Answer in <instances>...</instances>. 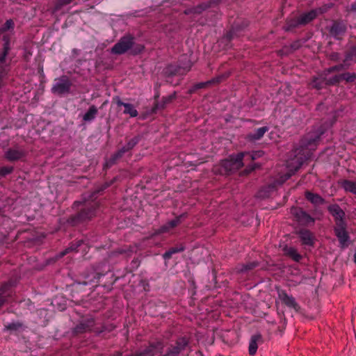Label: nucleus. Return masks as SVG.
Returning a JSON list of instances; mask_svg holds the SVG:
<instances>
[{
    "label": "nucleus",
    "mask_w": 356,
    "mask_h": 356,
    "mask_svg": "<svg viewBox=\"0 0 356 356\" xmlns=\"http://www.w3.org/2000/svg\"><path fill=\"white\" fill-rule=\"evenodd\" d=\"M96 193L97 192H94L89 199L84 197L83 202L79 201L74 202V207H78L82 204L83 207L79 213L68 218L67 222L69 224L75 226L87 220H90L95 216L96 211L99 207V202L93 199Z\"/></svg>",
    "instance_id": "1"
},
{
    "label": "nucleus",
    "mask_w": 356,
    "mask_h": 356,
    "mask_svg": "<svg viewBox=\"0 0 356 356\" xmlns=\"http://www.w3.org/2000/svg\"><path fill=\"white\" fill-rule=\"evenodd\" d=\"M245 152H240L237 154L230 155L227 159L220 163V174H229L238 170L243 166V159L245 157Z\"/></svg>",
    "instance_id": "2"
},
{
    "label": "nucleus",
    "mask_w": 356,
    "mask_h": 356,
    "mask_svg": "<svg viewBox=\"0 0 356 356\" xmlns=\"http://www.w3.org/2000/svg\"><path fill=\"white\" fill-rule=\"evenodd\" d=\"M335 236L337 237L339 247L342 249L346 248L350 240V237L347 231V225L345 221H339L334 227Z\"/></svg>",
    "instance_id": "3"
},
{
    "label": "nucleus",
    "mask_w": 356,
    "mask_h": 356,
    "mask_svg": "<svg viewBox=\"0 0 356 356\" xmlns=\"http://www.w3.org/2000/svg\"><path fill=\"white\" fill-rule=\"evenodd\" d=\"M134 38L130 35H126L122 37L120 40L113 45L111 49L113 54L121 55L126 53L134 45Z\"/></svg>",
    "instance_id": "4"
},
{
    "label": "nucleus",
    "mask_w": 356,
    "mask_h": 356,
    "mask_svg": "<svg viewBox=\"0 0 356 356\" xmlns=\"http://www.w3.org/2000/svg\"><path fill=\"white\" fill-rule=\"evenodd\" d=\"M95 325V318L92 317L86 318L80 321L72 330V333L74 336L83 334L93 331Z\"/></svg>",
    "instance_id": "5"
},
{
    "label": "nucleus",
    "mask_w": 356,
    "mask_h": 356,
    "mask_svg": "<svg viewBox=\"0 0 356 356\" xmlns=\"http://www.w3.org/2000/svg\"><path fill=\"white\" fill-rule=\"evenodd\" d=\"M72 83L67 76H62L57 80L51 88L54 94L62 95L68 93L70 90Z\"/></svg>",
    "instance_id": "6"
},
{
    "label": "nucleus",
    "mask_w": 356,
    "mask_h": 356,
    "mask_svg": "<svg viewBox=\"0 0 356 356\" xmlns=\"http://www.w3.org/2000/svg\"><path fill=\"white\" fill-rule=\"evenodd\" d=\"M27 151L19 146L8 149L4 154V157L8 161H17L24 160L27 156Z\"/></svg>",
    "instance_id": "7"
},
{
    "label": "nucleus",
    "mask_w": 356,
    "mask_h": 356,
    "mask_svg": "<svg viewBox=\"0 0 356 356\" xmlns=\"http://www.w3.org/2000/svg\"><path fill=\"white\" fill-rule=\"evenodd\" d=\"M164 348L163 343L161 341L150 343L149 345L143 350L130 355L129 356H154L163 351Z\"/></svg>",
    "instance_id": "8"
},
{
    "label": "nucleus",
    "mask_w": 356,
    "mask_h": 356,
    "mask_svg": "<svg viewBox=\"0 0 356 356\" xmlns=\"http://www.w3.org/2000/svg\"><path fill=\"white\" fill-rule=\"evenodd\" d=\"M188 345V341L185 337H180L175 345L171 346L163 356H179V353L185 350Z\"/></svg>",
    "instance_id": "9"
},
{
    "label": "nucleus",
    "mask_w": 356,
    "mask_h": 356,
    "mask_svg": "<svg viewBox=\"0 0 356 356\" xmlns=\"http://www.w3.org/2000/svg\"><path fill=\"white\" fill-rule=\"evenodd\" d=\"M297 234L303 245L314 246L315 236L311 231L307 229H300L297 231Z\"/></svg>",
    "instance_id": "10"
},
{
    "label": "nucleus",
    "mask_w": 356,
    "mask_h": 356,
    "mask_svg": "<svg viewBox=\"0 0 356 356\" xmlns=\"http://www.w3.org/2000/svg\"><path fill=\"white\" fill-rule=\"evenodd\" d=\"M277 294L279 299L286 306L293 308L296 311L299 309L300 307L296 299L292 296L289 295L284 290H278Z\"/></svg>",
    "instance_id": "11"
},
{
    "label": "nucleus",
    "mask_w": 356,
    "mask_h": 356,
    "mask_svg": "<svg viewBox=\"0 0 356 356\" xmlns=\"http://www.w3.org/2000/svg\"><path fill=\"white\" fill-rule=\"evenodd\" d=\"M293 213L300 225H309L313 224L315 221L314 218L301 209H296Z\"/></svg>",
    "instance_id": "12"
},
{
    "label": "nucleus",
    "mask_w": 356,
    "mask_h": 356,
    "mask_svg": "<svg viewBox=\"0 0 356 356\" xmlns=\"http://www.w3.org/2000/svg\"><path fill=\"white\" fill-rule=\"evenodd\" d=\"M13 283L11 282H4L0 286V308L8 301V298L13 293Z\"/></svg>",
    "instance_id": "13"
},
{
    "label": "nucleus",
    "mask_w": 356,
    "mask_h": 356,
    "mask_svg": "<svg viewBox=\"0 0 356 356\" xmlns=\"http://www.w3.org/2000/svg\"><path fill=\"white\" fill-rule=\"evenodd\" d=\"M186 217V213H182L178 216H177L175 219L170 220L165 225L160 227L159 229L157 230L156 233L157 234H163V233L168 232L171 229H173L178 225H179L181 222V220Z\"/></svg>",
    "instance_id": "14"
},
{
    "label": "nucleus",
    "mask_w": 356,
    "mask_h": 356,
    "mask_svg": "<svg viewBox=\"0 0 356 356\" xmlns=\"http://www.w3.org/2000/svg\"><path fill=\"white\" fill-rule=\"evenodd\" d=\"M113 100L115 102L116 104L118 106H123L124 107V113L129 115L131 118H135L138 116V112L135 108L133 104L129 103L123 102L119 97H115L113 98Z\"/></svg>",
    "instance_id": "15"
},
{
    "label": "nucleus",
    "mask_w": 356,
    "mask_h": 356,
    "mask_svg": "<svg viewBox=\"0 0 356 356\" xmlns=\"http://www.w3.org/2000/svg\"><path fill=\"white\" fill-rule=\"evenodd\" d=\"M191 65H188L187 67L181 68L180 66L169 65L165 70V74L168 76L181 75L186 73L191 69Z\"/></svg>",
    "instance_id": "16"
},
{
    "label": "nucleus",
    "mask_w": 356,
    "mask_h": 356,
    "mask_svg": "<svg viewBox=\"0 0 356 356\" xmlns=\"http://www.w3.org/2000/svg\"><path fill=\"white\" fill-rule=\"evenodd\" d=\"M346 31V26L343 22H335L331 29L330 34L336 39H339L340 37Z\"/></svg>",
    "instance_id": "17"
},
{
    "label": "nucleus",
    "mask_w": 356,
    "mask_h": 356,
    "mask_svg": "<svg viewBox=\"0 0 356 356\" xmlns=\"http://www.w3.org/2000/svg\"><path fill=\"white\" fill-rule=\"evenodd\" d=\"M321 13V11L320 9H314L302 14L298 17L300 20V24L305 25L309 23L318 16V13Z\"/></svg>",
    "instance_id": "18"
},
{
    "label": "nucleus",
    "mask_w": 356,
    "mask_h": 356,
    "mask_svg": "<svg viewBox=\"0 0 356 356\" xmlns=\"http://www.w3.org/2000/svg\"><path fill=\"white\" fill-rule=\"evenodd\" d=\"M321 134L322 133L314 134H308L302 140L301 146L305 147H310L312 149L311 147L313 145H316V143L319 140Z\"/></svg>",
    "instance_id": "19"
},
{
    "label": "nucleus",
    "mask_w": 356,
    "mask_h": 356,
    "mask_svg": "<svg viewBox=\"0 0 356 356\" xmlns=\"http://www.w3.org/2000/svg\"><path fill=\"white\" fill-rule=\"evenodd\" d=\"M268 127H262L257 129L254 131L248 134L247 139L250 141H256L260 140L264 135L268 131Z\"/></svg>",
    "instance_id": "20"
},
{
    "label": "nucleus",
    "mask_w": 356,
    "mask_h": 356,
    "mask_svg": "<svg viewBox=\"0 0 356 356\" xmlns=\"http://www.w3.org/2000/svg\"><path fill=\"white\" fill-rule=\"evenodd\" d=\"M131 150L130 149H128V146L125 145L124 147H122L120 149H119L117 152H115L114 154H113L111 158L106 161V166H111L115 162L121 158L126 152Z\"/></svg>",
    "instance_id": "21"
},
{
    "label": "nucleus",
    "mask_w": 356,
    "mask_h": 356,
    "mask_svg": "<svg viewBox=\"0 0 356 356\" xmlns=\"http://www.w3.org/2000/svg\"><path fill=\"white\" fill-rule=\"evenodd\" d=\"M131 150L130 149H128V146L125 145L124 147H122L120 149H119L117 152H115L114 154H113L111 158L106 161V166H111L115 162L121 158L126 152Z\"/></svg>",
    "instance_id": "22"
},
{
    "label": "nucleus",
    "mask_w": 356,
    "mask_h": 356,
    "mask_svg": "<svg viewBox=\"0 0 356 356\" xmlns=\"http://www.w3.org/2000/svg\"><path fill=\"white\" fill-rule=\"evenodd\" d=\"M329 211L335 218V225L339 221H345L343 217L345 213L339 205H332L329 207Z\"/></svg>",
    "instance_id": "23"
},
{
    "label": "nucleus",
    "mask_w": 356,
    "mask_h": 356,
    "mask_svg": "<svg viewBox=\"0 0 356 356\" xmlns=\"http://www.w3.org/2000/svg\"><path fill=\"white\" fill-rule=\"evenodd\" d=\"M327 74L324 72L316 77H314L311 83L312 86L317 90L321 89L324 86L326 85V76Z\"/></svg>",
    "instance_id": "24"
},
{
    "label": "nucleus",
    "mask_w": 356,
    "mask_h": 356,
    "mask_svg": "<svg viewBox=\"0 0 356 356\" xmlns=\"http://www.w3.org/2000/svg\"><path fill=\"white\" fill-rule=\"evenodd\" d=\"M185 249H186L185 245L184 244L181 243L175 247H172V248H170L168 251H166L163 254V258L165 260H169L172 257V254L179 253V252H181L184 251Z\"/></svg>",
    "instance_id": "25"
},
{
    "label": "nucleus",
    "mask_w": 356,
    "mask_h": 356,
    "mask_svg": "<svg viewBox=\"0 0 356 356\" xmlns=\"http://www.w3.org/2000/svg\"><path fill=\"white\" fill-rule=\"evenodd\" d=\"M261 340V334H254L252 336L249 343V354L254 355L257 350V342Z\"/></svg>",
    "instance_id": "26"
},
{
    "label": "nucleus",
    "mask_w": 356,
    "mask_h": 356,
    "mask_svg": "<svg viewBox=\"0 0 356 356\" xmlns=\"http://www.w3.org/2000/svg\"><path fill=\"white\" fill-rule=\"evenodd\" d=\"M225 78V75H220V76L215 77L209 81H207L205 82L197 83L193 86V88L195 90L201 89V88H205L211 84L218 83Z\"/></svg>",
    "instance_id": "27"
},
{
    "label": "nucleus",
    "mask_w": 356,
    "mask_h": 356,
    "mask_svg": "<svg viewBox=\"0 0 356 356\" xmlns=\"http://www.w3.org/2000/svg\"><path fill=\"white\" fill-rule=\"evenodd\" d=\"M83 243V241L82 240H78L75 242L72 243L69 247H67L63 251L59 253L58 257H63V256L66 255L67 254L71 252H77L79 247H80Z\"/></svg>",
    "instance_id": "28"
},
{
    "label": "nucleus",
    "mask_w": 356,
    "mask_h": 356,
    "mask_svg": "<svg viewBox=\"0 0 356 356\" xmlns=\"http://www.w3.org/2000/svg\"><path fill=\"white\" fill-rule=\"evenodd\" d=\"M305 197L311 203L316 205L323 204L325 202L324 199L319 195L311 193L309 191H307L305 193Z\"/></svg>",
    "instance_id": "29"
},
{
    "label": "nucleus",
    "mask_w": 356,
    "mask_h": 356,
    "mask_svg": "<svg viewBox=\"0 0 356 356\" xmlns=\"http://www.w3.org/2000/svg\"><path fill=\"white\" fill-rule=\"evenodd\" d=\"M284 254L291 257L293 261L298 262L301 259L302 256L298 252L297 250L293 247L286 246L284 248Z\"/></svg>",
    "instance_id": "30"
},
{
    "label": "nucleus",
    "mask_w": 356,
    "mask_h": 356,
    "mask_svg": "<svg viewBox=\"0 0 356 356\" xmlns=\"http://www.w3.org/2000/svg\"><path fill=\"white\" fill-rule=\"evenodd\" d=\"M341 186L346 192L356 195V181L344 179L341 181Z\"/></svg>",
    "instance_id": "31"
},
{
    "label": "nucleus",
    "mask_w": 356,
    "mask_h": 356,
    "mask_svg": "<svg viewBox=\"0 0 356 356\" xmlns=\"http://www.w3.org/2000/svg\"><path fill=\"white\" fill-rule=\"evenodd\" d=\"M98 110L95 105H92L90 106L88 111L83 115V120L84 122H91L92 121L97 115Z\"/></svg>",
    "instance_id": "32"
},
{
    "label": "nucleus",
    "mask_w": 356,
    "mask_h": 356,
    "mask_svg": "<svg viewBox=\"0 0 356 356\" xmlns=\"http://www.w3.org/2000/svg\"><path fill=\"white\" fill-rule=\"evenodd\" d=\"M349 64L347 63V62H344L343 63L334 65L332 67H330L325 70V72L328 74L330 73H332L334 72H339L341 71L346 69H348L349 67Z\"/></svg>",
    "instance_id": "33"
},
{
    "label": "nucleus",
    "mask_w": 356,
    "mask_h": 356,
    "mask_svg": "<svg viewBox=\"0 0 356 356\" xmlns=\"http://www.w3.org/2000/svg\"><path fill=\"white\" fill-rule=\"evenodd\" d=\"M258 262L256 261H251L248 262L245 264H242L240 266L237 268V270L239 273H246L254 268H256L258 266Z\"/></svg>",
    "instance_id": "34"
},
{
    "label": "nucleus",
    "mask_w": 356,
    "mask_h": 356,
    "mask_svg": "<svg viewBox=\"0 0 356 356\" xmlns=\"http://www.w3.org/2000/svg\"><path fill=\"white\" fill-rule=\"evenodd\" d=\"M300 25L302 24H300V20L299 17L287 20L286 26H284V29L286 31H289L292 29L298 27Z\"/></svg>",
    "instance_id": "35"
},
{
    "label": "nucleus",
    "mask_w": 356,
    "mask_h": 356,
    "mask_svg": "<svg viewBox=\"0 0 356 356\" xmlns=\"http://www.w3.org/2000/svg\"><path fill=\"white\" fill-rule=\"evenodd\" d=\"M23 324L19 321L12 322L5 325L4 330L5 331H17L22 328Z\"/></svg>",
    "instance_id": "36"
},
{
    "label": "nucleus",
    "mask_w": 356,
    "mask_h": 356,
    "mask_svg": "<svg viewBox=\"0 0 356 356\" xmlns=\"http://www.w3.org/2000/svg\"><path fill=\"white\" fill-rule=\"evenodd\" d=\"M341 81L345 80L348 83L353 82L356 80V73L346 72L341 74Z\"/></svg>",
    "instance_id": "37"
},
{
    "label": "nucleus",
    "mask_w": 356,
    "mask_h": 356,
    "mask_svg": "<svg viewBox=\"0 0 356 356\" xmlns=\"http://www.w3.org/2000/svg\"><path fill=\"white\" fill-rule=\"evenodd\" d=\"M326 81L327 86L336 85L341 81V74H338L329 79L326 78Z\"/></svg>",
    "instance_id": "38"
},
{
    "label": "nucleus",
    "mask_w": 356,
    "mask_h": 356,
    "mask_svg": "<svg viewBox=\"0 0 356 356\" xmlns=\"http://www.w3.org/2000/svg\"><path fill=\"white\" fill-rule=\"evenodd\" d=\"M173 99H174V96H172V95L163 97L162 98V102L161 104L158 103L156 104V106H155L156 108L159 109L161 108H163L165 104L170 103Z\"/></svg>",
    "instance_id": "39"
},
{
    "label": "nucleus",
    "mask_w": 356,
    "mask_h": 356,
    "mask_svg": "<svg viewBox=\"0 0 356 356\" xmlns=\"http://www.w3.org/2000/svg\"><path fill=\"white\" fill-rule=\"evenodd\" d=\"M354 57H356V46L352 47L350 51L346 54L344 62L351 60Z\"/></svg>",
    "instance_id": "40"
},
{
    "label": "nucleus",
    "mask_w": 356,
    "mask_h": 356,
    "mask_svg": "<svg viewBox=\"0 0 356 356\" xmlns=\"http://www.w3.org/2000/svg\"><path fill=\"white\" fill-rule=\"evenodd\" d=\"M10 49V47H3V50L0 53V63L3 64L6 62V56H8L9 51Z\"/></svg>",
    "instance_id": "41"
},
{
    "label": "nucleus",
    "mask_w": 356,
    "mask_h": 356,
    "mask_svg": "<svg viewBox=\"0 0 356 356\" xmlns=\"http://www.w3.org/2000/svg\"><path fill=\"white\" fill-rule=\"evenodd\" d=\"M140 140V136H136L131 139H130L127 143L126 144L128 146V149H133Z\"/></svg>",
    "instance_id": "42"
},
{
    "label": "nucleus",
    "mask_w": 356,
    "mask_h": 356,
    "mask_svg": "<svg viewBox=\"0 0 356 356\" xmlns=\"http://www.w3.org/2000/svg\"><path fill=\"white\" fill-rule=\"evenodd\" d=\"M14 168L11 166H3L0 168V176L5 177L13 172Z\"/></svg>",
    "instance_id": "43"
},
{
    "label": "nucleus",
    "mask_w": 356,
    "mask_h": 356,
    "mask_svg": "<svg viewBox=\"0 0 356 356\" xmlns=\"http://www.w3.org/2000/svg\"><path fill=\"white\" fill-rule=\"evenodd\" d=\"M73 0H57L54 9L56 10H60L63 6L70 3Z\"/></svg>",
    "instance_id": "44"
},
{
    "label": "nucleus",
    "mask_w": 356,
    "mask_h": 356,
    "mask_svg": "<svg viewBox=\"0 0 356 356\" xmlns=\"http://www.w3.org/2000/svg\"><path fill=\"white\" fill-rule=\"evenodd\" d=\"M245 153V156H248L251 160L257 159V158L261 157L264 154V152L261 151L254 152L251 154L248 152Z\"/></svg>",
    "instance_id": "45"
},
{
    "label": "nucleus",
    "mask_w": 356,
    "mask_h": 356,
    "mask_svg": "<svg viewBox=\"0 0 356 356\" xmlns=\"http://www.w3.org/2000/svg\"><path fill=\"white\" fill-rule=\"evenodd\" d=\"M300 165H301V163H299V165L294 169V170H293L292 172H288L286 175H284V177L283 181H284L287 180L288 179H289L296 171H298V169L300 167Z\"/></svg>",
    "instance_id": "46"
},
{
    "label": "nucleus",
    "mask_w": 356,
    "mask_h": 356,
    "mask_svg": "<svg viewBox=\"0 0 356 356\" xmlns=\"http://www.w3.org/2000/svg\"><path fill=\"white\" fill-rule=\"evenodd\" d=\"M258 167L259 166L256 163L249 165L245 168V173L248 174V173L252 172L256 168H258Z\"/></svg>",
    "instance_id": "47"
},
{
    "label": "nucleus",
    "mask_w": 356,
    "mask_h": 356,
    "mask_svg": "<svg viewBox=\"0 0 356 356\" xmlns=\"http://www.w3.org/2000/svg\"><path fill=\"white\" fill-rule=\"evenodd\" d=\"M10 38L8 35H4L3 36V46L6 47L7 44V47H10Z\"/></svg>",
    "instance_id": "48"
},
{
    "label": "nucleus",
    "mask_w": 356,
    "mask_h": 356,
    "mask_svg": "<svg viewBox=\"0 0 356 356\" xmlns=\"http://www.w3.org/2000/svg\"><path fill=\"white\" fill-rule=\"evenodd\" d=\"M114 328H115V326H113V325H109L108 327L103 326L102 330H96L95 332H97L98 333H100V332H104L105 330L111 331Z\"/></svg>",
    "instance_id": "49"
},
{
    "label": "nucleus",
    "mask_w": 356,
    "mask_h": 356,
    "mask_svg": "<svg viewBox=\"0 0 356 356\" xmlns=\"http://www.w3.org/2000/svg\"><path fill=\"white\" fill-rule=\"evenodd\" d=\"M104 275H105V273H99V272H95V275H94V276H93V278H94L95 280H99V279H100V277H101L102 276Z\"/></svg>",
    "instance_id": "50"
},
{
    "label": "nucleus",
    "mask_w": 356,
    "mask_h": 356,
    "mask_svg": "<svg viewBox=\"0 0 356 356\" xmlns=\"http://www.w3.org/2000/svg\"><path fill=\"white\" fill-rule=\"evenodd\" d=\"M206 8V6H202V5L200 6H197L195 8V13H200L202 10H204Z\"/></svg>",
    "instance_id": "51"
},
{
    "label": "nucleus",
    "mask_w": 356,
    "mask_h": 356,
    "mask_svg": "<svg viewBox=\"0 0 356 356\" xmlns=\"http://www.w3.org/2000/svg\"><path fill=\"white\" fill-rule=\"evenodd\" d=\"M350 11L356 14V3H353L351 4Z\"/></svg>",
    "instance_id": "52"
},
{
    "label": "nucleus",
    "mask_w": 356,
    "mask_h": 356,
    "mask_svg": "<svg viewBox=\"0 0 356 356\" xmlns=\"http://www.w3.org/2000/svg\"><path fill=\"white\" fill-rule=\"evenodd\" d=\"M337 55H338L337 54H334L332 56V59H335V58H337Z\"/></svg>",
    "instance_id": "53"
},
{
    "label": "nucleus",
    "mask_w": 356,
    "mask_h": 356,
    "mask_svg": "<svg viewBox=\"0 0 356 356\" xmlns=\"http://www.w3.org/2000/svg\"><path fill=\"white\" fill-rule=\"evenodd\" d=\"M143 49H144V47H143V46H140V47L139 51H142Z\"/></svg>",
    "instance_id": "54"
}]
</instances>
